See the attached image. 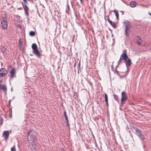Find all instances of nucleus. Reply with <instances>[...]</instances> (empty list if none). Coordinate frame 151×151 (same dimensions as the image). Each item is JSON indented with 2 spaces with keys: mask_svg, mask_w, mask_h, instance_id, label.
Instances as JSON below:
<instances>
[{
  "mask_svg": "<svg viewBox=\"0 0 151 151\" xmlns=\"http://www.w3.org/2000/svg\"><path fill=\"white\" fill-rule=\"evenodd\" d=\"M28 140L34 142L36 139L37 133L33 130H30L28 133Z\"/></svg>",
  "mask_w": 151,
  "mask_h": 151,
  "instance_id": "obj_1",
  "label": "nucleus"
},
{
  "mask_svg": "<svg viewBox=\"0 0 151 151\" xmlns=\"http://www.w3.org/2000/svg\"><path fill=\"white\" fill-rule=\"evenodd\" d=\"M134 129L136 134L140 138L142 139H145L144 135L142 134L140 130L136 128H134Z\"/></svg>",
  "mask_w": 151,
  "mask_h": 151,
  "instance_id": "obj_2",
  "label": "nucleus"
},
{
  "mask_svg": "<svg viewBox=\"0 0 151 151\" xmlns=\"http://www.w3.org/2000/svg\"><path fill=\"white\" fill-rule=\"evenodd\" d=\"M1 24L3 28L4 29H6L7 27V19L5 17H3L2 19Z\"/></svg>",
  "mask_w": 151,
  "mask_h": 151,
  "instance_id": "obj_3",
  "label": "nucleus"
},
{
  "mask_svg": "<svg viewBox=\"0 0 151 151\" xmlns=\"http://www.w3.org/2000/svg\"><path fill=\"white\" fill-rule=\"evenodd\" d=\"M125 34L126 36L128 37L129 36V33L130 32V30L129 28L130 27V25L129 23H128L126 24L125 26Z\"/></svg>",
  "mask_w": 151,
  "mask_h": 151,
  "instance_id": "obj_4",
  "label": "nucleus"
},
{
  "mask_svg": "<svg viewBox=\"0 0 151 151\" xmlns=\"http://www.w3.org/2000/svg\"><path fill=\"white\" fill-rule=\"evenodd\" d=\"M7 72L5 68H2L0 70V77H4L7 74Z\"/></svg>",
  "mask_w": 151,
  "mask_h": 151,
  "instance_id": "obj_5",
  "label": "nucleus"
},
{
  "mask_svg": "<svg viewBox=\"0 0 151 151\" xmlns=\"http://www.w3.org/2000/svg\"><path fill=\"white\" fill-rule=\"evenodd\" d=\"M127 98V96L125 93L124 92H122V98L121 99V102L122 103L123 102L125 101Z\"/></svg>",
  "mask_w": 151,
  "mask_h": 151,
  "instance_id": "obj_6",
  "label": "nucleus"
},
{
  "mask_svg": "<svg viewBox=\"0 0 151 151\" xmlns=\"http://www.w3.org/2000/svg\"><path fill=\"white\" fill-rule=\"evenodd\" d=\"M128 58V56L126 54V51H125L123 54H122L120 58V60H125Z\"/></svg>",
  "mask_w": 151,
  "mask_h": 151,
  "instance_id": "obj_7",
  "label": "nucleus"
},
{
  "mask_svg": "<svg viewBox=\"0 0 151 151\" xmlns=\"http://www.w3.org/2000/svg\"><path fill=\"white\" fill-rule=\"evenodd\" d=\"M3 134L4 136L5 140H6L8 139L9 135V132L7 131H4L3 132Z\"/></svg>",
  "mask_w": 151,
  "mask_h": 151,
  "instance_id": "obj_8",
  "label": "nucleus"
},
{
  "mask_svg": "<svg viewBox=\"0 0 151 151\" xmlns=\"http://www.w3.org/2000/svg\"><path fill=\"white\" fill-rule=\"evenodd\" d=\"M22 4L23 6V7L24 9V10L25 13L27 15V16H28V8L27 7V6H26V4H24L22 3Z\"/></svg>",
  "mask_w": 151,
  "mask_h": 151,
  "instance_id": "obj_9",
  "label": "nucleus"
},
{
  "mask_svg": "<svg viewBox=\"0 0 151 151\" xmlns=\"http://www.w3.org/2000/svg\"><path fill=\"white\" fill-rule=\"evenodd\" d=\"M16 70L15 69H12L10 71V77L11 78H13L16 73Z\"/></svg>",
  "mask_w": 151,
  "mask_h": 151,
  "instance_id": "obj_10",
  "label": "nucleus"
},
{
  "mask_svg": "<svg viewBox=\"0 0 151 151\" xmlns=\"http://www.w3.org/2000/svg\"><path fill=\"white\" fill-rule=\"evenodd\" d=\"M125 61H126V65L127 67L129 66L131 64V60L128 58Z\"/></svg>",
  "mask_w": 151,
  "mask_h": 151,
  "instance_id": "obj_11",
  "label": "nucleus"
},
{
  "mask_svg": "<svg viewBox=\"0 0 151 151\" xmlns=\"http://www.w3.org/2000/svg\"><path fill=\"white\" fill-rule=\"evenodd\" d=\"M34 53L38 57L40 55V53L37 49L34 50Z\"/></svg>",
  "mask_w": 151,
  "mask_h": 151,
  "instance_id": "obj_12",
  "label": "nucleus"
},
{
  "mask_svg": "<svg viewBox=\"0 0 151 151\" xmlns=\"http://www.w3.org/2000/svg\"><path fill=\"white\" fill-rule=\"evenodd\" d=\"M130 6L132 7H134L136 6V3L134 1H132L130 3Z\"/></svg>",
  "mask_w": 151,
  "mask_h": 151,
  "instance_id": "obj_13",
  "label": "nucleus"
},
{
  "mask_svg": "<svg viewBox=\"0 0 151 151\" xmlns=\"http://www.w3.org/2000/svg\"><path fill=\"white\" fill-rule=\"evenodd\" d=\"M32 49L34 50L37 49V46L35 43H33L32 45Z\"/></svg>",
  "mask_w": 151,
  "mask_h": 151,
  "instance_id": "obj_14",
  "label": "nucleus"
},
{
  "mask_svg": "<svg viewBox=\"0 0 151 151\" xmlns=\"http://www.w3.org/2000/svg\"><path fill=\"white\" fill-rule=\"evenodd\" d=\"M137 43L139 44H140L142 42V40H141L140 38L139 37H137Z\"/></svg>",
  "mask_w": 151,
  "mask_h": 151,
  "instance_id": "obj_15",
  "label": "nucleus"
},
{
  "mask_svg": "<svg viewBox=\"0 0 151 151\" xmlns=\"http://www.w3.org/2000/svg\"><path fill=\"white\" fill-rule=\"evenodd\" d=\"M105 101L107 104H108V96L106 94H105Z\"/></svg>",
  "mask_w": 151,
  "mask_h": 151,
  "instance_id": "obj_16",
  "label": "nucleus"
},
{
  "mask_svg": "<svg viewBox=\"0 0 151 151\" xmlns=\"http://www.w3.org/2000/svg\"><path fill=\"white\" fill-rule=\"evenodd\" d=\"M114 12L115 13V15L117 19H118L119 18V13L116 10H115Z\"/></svg>",
  "mask_w": 151,
  "mask_h": 151,
  "instance_id": "obj_17",
  "label": "nucleus"
},
{
  "mask_svg": "<svg viewBox=\"0 0 151 151\" xmlns=\"http://www.w3.org/2000/svg\"><path fill=\"white\" fill-rule=\"evenodd\" d=\"M1 49L3 52H4L7 50V49L4 47L2 46Z\"/></svg>",
  "mask_w": 151,
  "mask_h": 151,
  "instance_id": "obj_18",
  "label": "nucleus"
},
{
  "mask_svg": "<svg viewBox=\"0 0 151 151\" xmlns=\"http://www.w3.org/2000/svg\"><path fill=\"white\" fill-rule=\"evenodd\" d=\"M29 35L31 36H34L35 35V33L33 31H31L29 32Z\"/></svg>",
  "mask_w": 151,
  "mask_h": 151,
  "instance_id": "obj_19",
  "label": "nucleus"
},
{
  "mask_svg": "<svg viewBox=\"0 0 151 151\" xmlns=\"http://www.w3.org/2000/svg\"><path fill=\"white\" fill-rule=\"evenodd\" d=\"M113 96H114V99L116 101H117L118 99V96L115 94H114Z\"/></svg>",
  "mask_w": 151,
  "mask_h": 151,
  "instance_id": "obj_20",
  "label": "nucleus"
},
{
  "mask_svg": "<svg viewBox=\"0 0 151 151\" xmlns=\"http://www.w3.org/2000/svg\"><path fill=\"white\" fill-rule=\"evenodd\" d=\"M65 120L66 121L67 125H68V118L67 116H65Z\"/></svg>",
  "mask_w": 151,
  "mask_h": 151,
  "instance_id": "obj_21",
  "label": "nucleus"
},
{
  "mask_svg": "<svg viewBox=\"0 0 151 151\" xmlns=\"http://www.w3.org/2000/svg\"><path fill=\"white\" fill-rule=\"evenodd\" d=\"M11 151H16V148L15 146L12 147L11 148Z\"/></svg>",
  "mask_w": 151,
  "mask_h": 151,
  "instance_id": "obj_22",
  "label": "nucleus"
},
{
  "mask_svg": "<svg viewBox=\"0 0 151 151\" xmlns=\"http://www.w3.org/2000/svg\"><path fill=\"white\" fill-rule=\"evenodd\" d=\"M111 24L114 28H116V24L114 22L112 23Z\"/></svg>",
  "mask_w": 151,
  "mask_h": 151,
  "instance_id": "obj_23",
  "label": "nucleus"
},
{
  "mask_svg": "<svg viewBox=\"0 0 151 151\" xmlns=\"http://www.w3.org/2000/svg\"><path fill=\"white\" fill-rule=\"evenodd\" d=\"M0 124H1V125H2V124H3V120L2 119L1 117V119H0Z\"/></svg>",
  "mask_w": 151,
  "mask_h": 151,
  "instance_id": "obj_24",
  "label": "nucleus"
},
{
  "mask_svg": "<svg viewBox=\"0 0 151 151\" xmlns=\"http://www.w3.org/2000/svg\"><path fill=\"white\" fill-rule=\"evenodd\" d=\"M108 20L110 24H111L112 23V22L109 19H108Z\"/></svg>",
  "mask_w": 151,
  "mask_h": 151,
  "instance_id": "obj_25",
  "label": "nucleus"
},
{
  "mask_svg": "<svg viewBox=\"0 0 151 151\" xmlns=\"http://www.w3.org/2000/svg\"><path fill=\"white\" fill-rule=\"evenodd\" d=\"M63 114H64V117L67 116V115H66V112L65 111H64V112Z\"/></svg>",
  "mask_w": 151,
  "mask_h": 151,
  "instance_id": "obj_26",
  "label": "nucleus"
},
{
  "mask_svg": "<svg viewBox=\"0 0 151 151\" xmlns=\"http://www.w3.org/2000/svg\"><path fill=\"white\" fill-rule=\"evenodd\" d=\"M25 3H27V1H30V0H23Z\"/></svg>",
  "mask_w": 151,
  "mask_h": 151,
  "instance_id": "obj_27",
  "label": "nucleus"
},
{
  "mask_svg": "<svg viewBox=\"0 0 151 151\" xmlns=\"http://www.w3.org/2000/svg\"><path fill=\"white\" fill-rule=\"evenodd\" d=\"M33 146H34V149H35V148H36V145H33Z\"/></svg>",
  "mask_w": 151,
  "mask_h": 151,
  "instance_id": "obj_28",
  "label": "nucleus"
},
{
  "mask_svg": "<svg viewBox=\"0 0 151 151\" xmlns=\"http://www.w3.org/2000/svg\"><path fill=\"white\" fill-rule=\"evenodd\" d=\"M1 65L2 66V65H3V63H2V62H1Z\"/></svg>",
  "mask_w": 151,
  "mask_h": 151,
  "instance_id": "obj_29",
  "label": "nucleus"
},
{
  "mask_svg": "<svg viewBox=\"0 0 151 151\" xmlns=\"http://www.w3.org/2000/svg\"><path fill=\"white\" fill-rule=\"evenodd\" d=\"M80 1H81V3H82V0H80Z\"/></svg>",
  "mask_w": 151,
  "mask_h": 151,
  "instance_id": "obj_30",
  "label": "nucleus"
},
{
  "mask_svg": "<svg viewBox=\"0 0 151 151\" xmlns=\"http://www.w3.org/2000/svg\"><path fill=\"white\" fill-rule=\"evenodd\" d=\"M80 65V63H79L78 64V65Z\"/></svg>",
  "mask_w": 151,
  "mask_h": 151,
  "instance_id": "obj_31",
  "label": "nucleus"
},
{
  "mask_svg": "<svg viewBox=\"0 0 151 151\" xmlns=\"http://www.w3.org/2000/svg\"><path fill=\"white\" fill-rule=\"evenodd\" d=\"M150 15L151 16V13L150 14Z\"/></svg>",
  "mask_w": 151,
  "mask_h": 151,
  "instance_id": "obj_32",
  "label": "nucleus"
},
{
  "mask_svg": "<svg viewBox=\"0 0 151 151\" xmlns=\"http://www.w3.org/2000/svg\"><path fill=\"white\" fill-rule=\"evenodd\" d=\"M17 17H19V16H17Z\"/></svg>",
  "mask_w": 151,
  "mask_h": 151,
  "instance_id": "obj_33",
  "label": "nucleus"
},
{
  "mask_svg": "<svg viewBox=\"0 0 151 151\" xmlns=\"http://www.w3.org/2000/svg\"><path fill=\"white\" fill-rule=\"evenodd\" d=\"M74 36H73V38H74Z\"/></svg>",
  "mask_w": 151,
  "mask_h": 151,
  "instance_id": "obj_34",
  "label": "nucleus"
}]
</instances>
